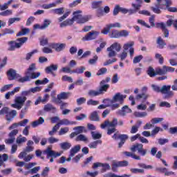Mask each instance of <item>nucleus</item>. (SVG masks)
Instances as JSON below:
<instances>
[{
  "label": "nucleus",
  "mask_w": 177,
  "mask_h": 177,
  "mask_svg": "<svg viewBox=\"0 0 177 177\" xmlns=\"http://www.w3.org/2000/svg\"><path fill=\"white\" fill-rule=\"evenodd\" d=\"M91 136L94 140H96L100 139V138H102V134L97 131H91Z\"/></svg>",
  "instance_id": "obj_49"
},
{
  "label": "nucleus",
  "mask_w": 177,
  "mask_h": 177,
  "mask_svg": "<svg viewBox=\"0 0 177 177\" xmlns=\"http://www.w3.org/2000/svg\"><path fill=\"white\" fill-rule=\"evenodd\" d=\"M102 167L101 172L103 174L104 172H107V171H110L111 169V166L109 163H102L100 162H94L93 164L92 168L93 169H96V168H99Z\"/></svg>",
  "instance_id": "obj_12"
},
{
  "label": "nucleus",
  "mask_w": 177,
  "mask_h": 177,
  "mask_svg": "<svg viewBox=\"0 0 177 177\" xmlns=\"http://www.w3.org/2000/svg\"><path fill=\"white\" fill-rule=\"evenodd\" d=\"M90 120L91 121H99L100 117L97 111H93V113H91L90 115Z\"/></svg>",
  "instance_id": "obj_41"
},
{
  "label": "nucleus",
  "mask_w": 177,
  "mask_h": 177,
  "mask_svg": "<svg viewBox=\"0 0 177 177\" xmlns=\"http://www.w3.org/2000/svg\"><path fill=\"white\" fill-rule=\"evenodd\" d=\"M81 13H82V11L81 10H77L73 12V17L72 18L73 23L74 21H76L78 24H84V23H86V21H89V20H91V16H82Z\"/></svg>",
  "instance_id": "obj_3"
},
{
  "label": "nucleus",
  "mask_w": 177,
  "mask_h": 177,
  "mask_svg": "<svg viewBox=\"0 0 177 177\" xmlns=\"http://www.w3.org/2000/svg\"><path fill=\"white\" fill-rule=\"evenodd\" d=\"M97 145H102V140H97L91 142L88 145V147L90 149H97Z\"/></svg>",
  "instance_id": "obj_38"
},
{
  "label": "nucleus",
  "mask_w": 177,
  "mask_h": 177,
  "mask_svg": "<svg viewBox=\"0 0 177 177\" xmlns=\"http://www.w3.org/2000/svg\"><path fill=\"white\" fill-rule=\"evenodd\" d=\"M109 88H110V85L109 84L100 86V88L98 91L90 90L88 92V95L91 97H95V96H99V95H103L104 92H107V89H109Z\"/></svg>",
  "instance_id": "obj_6"
},
{
  "label": "nucleus",
  "mask_w": 177,
  "mask_h": 177,
  "mask_svg": "<svg viewBox=\"0 0 177 177\" xmlns=\"http://www.w3.org/2000/svg\"><path fill=\"white\" fill-rule=\"evenodd\" d=\"M35 70H37V66L35 64H31L25 72V76L19 81L21 82H27L28 81H30V80H35L36 78H38V77L41 75V73L34 72Z\"/></svg>",
  "instance_id": "obj_1"
},
{
  "label": "nucleus",
  "mask_w": 177,
  "mask_h": 177,
  "mask_svg": "<svg viewBox=\"0 0 177 177\" xmlns=\"http://www.w3.org/2000/svg\"><path fill=\"white\" fill-rule=\"evenodd\" d=\"M59 128L60 127L58 125L55 124L53 127L52 130L48 132V135L50 136H53L54 135H56V133H57V131H59Z\"/></svg>",
  "instance_id": "obj_44"
},
{
  "label": "nucleus",
  "mask_w": 177,
  "mask_h": 177,
  "mask_svg": "<svg viewBox=\"0 0 177 177\" xmlns=\"http://www.w3.org/2000/svg\"><path fill=\"white\" fill-rule=\"evenodd\" d=\"M50 23H52L50 19H45L44 20L43 24L41 25V30H46V28L50 26Z\"/></svg>",
  "instance_id": "obj_39"
},
{
  "label": "nucleus",
  "mask_w": 177,
  "mask_h": 177,
  "mask_svg": "<svg viewBox=\"0 0 177 177\" xmlns=\"http://www.w3.org/2000/svg\"><path fill=\"white\" fill-rule=\"evenodd\" d=\"M74 132H72L69 137L71 139H73V138H75V136H78V135H81V133H86L88 131L84 126H77L73 128Z\"/></svg>",
  "instance_id": "obj_13"
},
{
  "label": "nucleus",
  "mask_w": 177,
  "mask_h": 177,
  "mask_svg": "<svg viewBox=\"0 0 177 177\" xmlns=\"http://www.w3.org/2000/svg\"><path fill=\"white\" fill-rule=\"evenodd\" d=\"M20 20H21V18H20V17L10 18L8 19V26H12V24H13V23H16V21H20Z\"/></svg>",
  "instance_id": "obj_53"
},
{
  "label": "nucleus",
  "mask_w": 177,
  "mask_h": 177,
  "mask_svg": "<svg viewBox=\"0 0 177 177\" xmlns=\"http://www.w3.org/2000/svg\"><path fill=\"white\" fill-rule=\"evenodd\" d=\"M48 142L50 145H53V143H57V142H59V138H56L53 136H51V137L48 138Z\"/></svg>",
  "instance_id": "obj_64"
},
{
  "label": "nucleus",
  "mask_w": 177,
  "mask_h": 177,
  "mask_svg": "<svg viewBox=\"0 0 177 177\" xmlns=\"http://www.w3.org/2000/svg\"><path fill=\"white\" fill-rule=\"evenodd\" d=\"M108 34H109V37H110V38H120V30H112Z\"/></svg>",
  "instance_id": "obj_31"
},
{
  "label": "nucleus",
  "mask_w": 177,
  "mask_h": 177,
  "mask_svg": "<svg viewBox=\"0 0 177 177\" xmlns=\"http://www.w3.org/2000/svg\"><path fill=\"white\" fill-rule=\"evenodd\" d=\"M28 39V37H21L18 38L17 41H18L19 43L17 44V49H19V48H21L23 46V44L27 42V40Z\"/></svg>",
  "instance_id": "obj_34"
},
{
  "label": "nucleus",
  "mask_w": 177,
  "mask_h": 177,
  "mask_svg": "<svg viewBox=\"0 0 177 177\" xmlns=\"http://www.w3.org/2000/svg\"><path fill=\"white\" fill-rule=\"evenodd\" d=\"M12 13L13 11L12 10H6V11L0 12V16H10Z\"/></svg>",
  "instance_id": "obj_63"
},
{
  "label": "nucleus",
  "mask_w": 177,
  "mask_h": 177,
  "mask_svg": "<svg viewBox=\"0 0 177 177\" xmlns=\"http://www.w3.org/2000/svg\"><path fill=\"white\" fill-rule=\"evenodd\" d=\"M8 158H9V156L8 154L4 153L3 156H1L0 154V167H2V165H5L3 163L5 161H8Z\"/></svg>",
  "instance_id": "obj_43"
},
{
  "label": "nucleus",
  "mask_w": 177,
  "mask_h": 177,
  "mask_svg": "<svg viewBox=\"0 0 177 177\" xmlns=\"http://www.w3.org/2000/svg\"><path fill=\"white\" fill-rule=\"evenodd\" d=\"M133 45H135V42L133 41H129L123 45V50L119 55V57L120 58L121 62L125 60V59L128 57V52H127L128 49H129L130 57L131 59H133V55H135V48L132 47L133 46Z\"/></svg>",
  "instance_id": "obj_2"
},
{
  "label": "nucleus",
  "mask_w": 177,
  "mask_h": 177,
  "mask_svg": "<svg viewBox=\"0 0 177 177\" xmlns=\"http://www.w3.org/2000/svg\"><path fill=\"white\" fill-rule=\"evenodd\" d=\"M135 117L142 118L147 115V112H134Z\"/></svg>",
  "instance_id": "obj_57"
},
{
  "label": "nucleus",
  "mask_w": 177,
  "mask_h": 177,
  "mask_svg": "<svg viewBox=\"0 0 177 177\" xmlns=\"http://www.w3.org/2000/svg\"><path fill=\"white\" fill-rule=\"evenodd\" d=\"M7 76L9 81H13L15 80H17L18 82L24 83V82L20 81L21 79H23V77H21V75L17 73L16 72V70L13 68H10L7 71Z\"/></svg>",
  "instance_id": "obj_7"
},
{
  "label": "nucleus",
  "mask_w": 177,
  "mask_h": 177,
  "mask_svg": "<svg viewBox=\"0 0 177 177\" xmlns=\"http://www.w3.org/2000/svg\"><path fill=\"white\" fill-rule=\"evenodd\" d=\"M108 52V57H115L117 52L121 50V44L120 43H113L110 47L106 48Z\"/></svg>",
  "instance_id": "obj_5"
},
{
  "label": "nucleus",
  "mask_w": 177,
  "mask_h": 177,
  "mask_svg": "<svg viewBox=\"0 0 177 177\" xmlns=\"http://www.w3.org/2000/svg\"><path fill=\"white\" fill-rule=\"evenodd\" d=\"M26 142H27V138L23 137L21 135H19L16 139V143L18 146L23 145V143H26Z\"/></svg>",
  "instance_id": "obj_29"
},
{
  "label": "nucleus",
  "mask_w": 177,
  "mask_h": 177,
  "mask_svg": "<svg viewBox=\"0 0 177 177\" xmlns=\"http://www.w3.org/2000/svg\"><path fill=\"white\" fill-rule=\"evenodd\" d=\"M6 120L8 122H10L17 115V111L16 110H11L8 106H5L0 110V115H5Z\"/></svg>",
  "instance_id": "obj_4"
},
{
  "label": "nucleus",
  "mask_w": 177,
  "mask_h": 177,
  "mask_svg": "<svg viewBox=\"0 0 177 177\" xmlns=\"http://www.w3.org/2000/svg\"><path fill=\"white\" fill-rule=\"evenodd\" d=\"M71 95L70 92L66 93L63 92L61 93L60 94L57 95V97L58 100H65V99H68V97Z\"/></svg>",
  "instance_id": "obj_32"
},
{
  "label": "nucleus",
  "mask_w": 177,
  "mask_h": 177,
  "mask_svg": "<svg viewBox=\"0 0 177 177\" xmlns=\"http://www.w3.org/2000/svg\"><path fill=\"white\" fill-rule=\"evenodd\" d=\"M60 148L62 150H68V149H71V143L68 142H64L59 144Z\"/></svg>",
  "instance_id": "obj_35"
},
{
  "label": "nucleus",
  "mask_w": 177,
  "mask_h": 177,
  "mask_svg": "<svg viewBox=\"0 0 177 177\" xmlns=\"http://www.w3.org/2000/svg\"><path fill=\"white\" fill-rule=\"evenodd\" d=\"M73 18L71 19H66V21H63L60 24L61 28H63V27H67V26H73Z\"/></svg>",
  "instance_id": "obj_40"
},
{
  "label": "nucleus",
  "mask_w": 177,
  "mask_h": 177,
  "mask_svg": "<svg viewBox=\"0 0 177 177\" xmlns=\"http://www.w3.org/2000/svg\"><path fill=\"white\" fill-rule=\"evenodd\" d=\"M136 3H132L131 6L134 9L140 10L142 8V3H143V0H136Z\"/></svg>",
  "instance_id": "obj_42"
},
{
  "label": "nucleus",
  "mask_w": 177,
  "mask_h": 177,
  "mask_svg": "<svg viewBox=\"0 0 177 177\" xmlns=\"http://www.w3.org/2000/svg\"><path fill=\"white\" fill-rule=\"evenodd\" d=\"M32 145H34V142H32V140H28L27 142V147L25 148L24 151L26 153H30L31 151H33L34 147H32Z\"/></svg>",
  "instance_id": "obj_27"
},
{
  "label": "nucleus",
  "mask_w": 177,
  "mask_h": 177,
  "mask_svg": "<svg viewBox=\"0 0 177 177\" xmlns=\"http://www.w3.org/2000/svg\"><path fill=\"white\" fill-rule=\"evenodd\" d=\"M17 42L15 41H10L8 42V45L9 46L8 50L10 51H13L15 50V49H17Z\"/></svg>",
  "instance_id": "obj_28"
},
{
  "label": "nucleus",
  "mask_w": 177,
  "mask_h": 177,
  "mask_svg": "<svg viewBox=\"0 0 177 177\" xmlns=\"http://www.w3.org/2000/svg\"><path fill=\"white\" fill-rule=\"evenodd\" d=\"M50 48L55 49L56 52H62L66 49V44L64 43H50Z\"/></svg>",
  "instance_id": "obj_16"
},
{
  "label": "nucleus",
  "mask_w": 177,
  "mask_h": 177,
  "mask_svg": "<svg viewBox=\"0 0 177 177\" xmlns=\"http://www.w3.org/2000/svg\"><path fill=\"white\" fill-rule=\"evenodd\" d=\"M20 91V87H15L12 91H9L5 95V98L7 100H9L10 99L11 96L15 95V93H17V92H19Z\"/></svg>",
  "instance_id": "obj_25"
},
{
  "label": "nucleus",
  "mask_w": 177,
  "mask_h": 177,
  "mask_svg": "<svg viewBox=\"0 0 177 177\" xmlns=\"http://www.w3.org/2000/svg\"><path fill=\"white\" fill-rule=\"evenodd\" d=\"M59 66L57 64H50L49 66H47L45 69L47 74H53V71H57Z\"/></svg>",
  "instance_id": "obj_20"
},
{
  "label": "nucleus",
  "mask_w": 177,
  "mask_h": 177,
  "mask_svg": "<svg viewBox=\"0 0 177 177\" xmlns=\"http://www.w3.org/2000/svg\"><path fill=\"white\" fill-rule=\"evenodd\" d=\"M44 153L46 154V158H50V162H53V158H56L57 157H60L62 156L61 152H56L52 150V148L48 147L45 151Z\"/></svg>",
  "instance_id": "obj_9"
},
{
  "label": "nucleus",
  "mask_w": 177,
  "mask_h": 177,
  "mask_svg": "<svg viewBox=\"0 0 177 177\" xmlns=\"http://www.w3.org/2000/svg\"><path fill=\"white\" fill-rule=\"evenodd\" d=\"M45 122V119L42 117H39L38 120L33 121L31 123L32 128H37V127H39V125H42Z\"/></svg>",
  "instance_id": "obj_22"
},
{
  "label": "nucleus",
  "mask_w": 177,
  "mask_h": 177,
  "mask_svg": "<svg viewBox=\"0 0 177 177\" xmlns=\"http://www.w3.org/2000/svg\"><path fill=\"white\" fill-rule=\"evenodd\" d=\"M156 44H158V48L160 49H163L164 46H165L167 45V43H165V41H164V39H162V38L161 37H158Z\"/></svg>",
  "instance_id": "obj_30"
},
{
  "label": "nucleus",
  "mask_w": 177,
  "mask_h": 177,
  "mask_svg": "<svg viewBox=\"0 0 177 177\" xmlns=\"http://www.w3.org/2000/svg\"><path fill=\"white\" fill-rule=\"evenodd\" d=\"M162 5L166 6L165 9H167V8L172 5V0H162Z\"/></svg>",
  "instance_id": "obj_58"
},
{
  "label": "nucleus",
  "mask_w": 177,
  "mask_h": 177,
  "mask_svg": "<svg viewBox=\"0 0 177 177\" xmlns=\"http://www.w3.org/2000/svg\"><path fill=\"white\" fill-rule=\"evenodd\" d=\"M155 57L158 60L160 64H164V57H162V55H161V54L156 53Z\"/></svg>",
  "instance_id": "obj_61"
},
{
  "label": "nucleus",
  "mask_w": 177,
  "mask_h": 177,
  "mask_svg": "<svg viewBox=\"0 0 177 177\" xmlns=\"http://www.w3.org/2000/svg\"><path fill=\"white\" fill-rule=\"evenodd\" d=\"M12 86H13V84H6L0 89V91L2 93L6 92V91H9Z\"/></svg>",
  "instance_id": "obj_60"
},
{
  "label": "nucleus",
  "mask_w": 177,
  "mask_h": 177,
  "mask_svg": "<svg viewBox=\"0 0 177 177\" xmlns=\"http://www.w3.org/2000/svg\"><path fill=\"white\" fill-rule=\"evenodd\" d=\"M102 3H103L102 1H93L91 2V8L93 9H100V8L102 6Z\"/></svg>",
  "instance_id": "obj_37"
},
{
  "label": "nucleus",
  "mask_w": 177,
  "mask_h": 177,
  "mask_svg": "<svg viewBox=\"0 0 177 177\" xmlns=\"http://www.w3.org/2000/svg\"><path fill=\"white\" fill-rule=\"evenodd\" d=\"M142 59H143V55H142L134 57L133 59V64H138V63H140Z\"/></svg>",
  "instance_id": "obj_52"
},
{
  "label": "nucleus",
  "mask_w": 177,
  "mask_h": 177,
  "mask_svg": "<svg viewBox=\"0 0 177 177\" xmlns=\"http://www.w3.org/2000/svg\"><path fill=\"white\" fill-rule=\"evenodd\" d=\"M44 111H51V110H56V108L50 104H47L44 105Z\"/></svg>",
  "instance_id": "obj_54"
},
{
  "label": "nucleus",
  "mask_w": 177,
  "mask_h": 177,
  "mask_svg": "<svg viewBox=\"0 0 177 177\" xmlns=\"http://www.w3.org/2000/svg\"><path fill=\"white\" fill-rule=\"evenodd\" d=\"M150 95H149V94H146V93H142V94H138L136 96V99L139 100V99H144V100H146L147 98L149 97Z\"/></svg>",
  "instance_id": "obj_59"
},
{
  "label": "nucleus",
  "mask_w": 177,
  "mask_h": 177,
  "mask_svg": "<svg viewBox=\"0 0 177 177\" xmlns=\"http://www.w3.org/2000/svg\"><path fill=\"white\" fill-rule=\"evenodd\" d=\"M69 131H70V129L68 127H62L59 131L58 135L59 136H62L63 135H66V133H68Z\"/></svg>",
  "instance_id": "obj_47"
},
{
  "label": "nucleus",
  "mask_w": 177,
  "mask_h": 177,
  "mask_svg": "<svg viewBox=\"0 0 177 177\" xmlns=\"http://www.w3.org/2000/svg\"><path fill=\"white\" fill-rule=\"evenodd\" d=\"M156 28H160L164 34L165 38L169 37V30L167 28V24L164 22L157 23Z\"/></svg>",
  "instance_id": "obj_17"
},
{
  "label": "nucleus",
  "mask_w": 177,
  "mask_h": 177,
  "mask_svg": "<svg viewBox=\"0 0 177 177\" xmlns=\"http://www.w3.org/2000/svg\"><path fill=\"white\" fill-rule=\"evenodd\" d=\"M160 93L164 95V99H171L174 97V91H171V85H163L160 88Z\"/></svg>",
  "instance_id": "obj_8"
},
{
  "label": "nucleus",
  "mask_w": 177,
  "mask_h": 177,
  "mask_svg": "<svg viewBox=\"0 0 177 177\" xmlns=\"http://www.w3.org/2000/svg\"><path fill=\"white\" fill-rule=\"evenodd\" d=\"M121 28V24L116 22L114 24H109L106 25V27H104L102 30H101V34H104V35H107L109 32H110V30L111 28Z\"/></svg>",
  "instance_id": "obj_14"
},
{
  "label": "nucleus",
  "mask_w": 177,
  "mask_h": 177,
  "mask_svg": "<svg viewBox=\"0 0 177 177\" xmlns=\"http://www.w3.org/2000/svg\"><path fill=\"white\" fill-rule=\"evenodd\" d=\"M15 34V30L10 28H6L2 30V35H13Z\"/></svg>",
  "instance_id": "obj_36"
},
{
  "label": "nucleus",
  "mask_w": 177,
  "mask_h": 177,
  "mask_svg": "<svg viewBox=\"0 0 177 177\" xmlns=\"http://www.w3.org/2000/svg\"><path fill=\"white\" fill-rule=\"evenodd\" d=\"M30 32V29L29 28H22L21 31L19 32L17 34V37H21L22 35H26V34H28Z\"/></svg>",
  "instance_id": "obj_50"
},
{
  "label": "nucleus",
  "mask_w": 177,
  "mask_h": 177,
  "mask_svg": "<svg viewBox=\"0 0 177 177\" xmlns=\"http://www.w3.org/2000/svg\"><path fill=\"white\" fill-rule=\"evenodd\" d=\"M26 100H27V97L18 96L15 98V103H17V104L23 107V105L26 102Z\"/></svg>",
  "instance_id": "obj_26"
},
{
  "label": "nucleus",
  "mask_w": 177,
  "mask_h": 177,
  "mask_svg": "<svg viewBox=\"0 0 177 177\" xmlns=\"http://www.w3.org/2000/svg\"><path fill=\"white\" fill-rule=\"evenodd\" d=\"M73 124H75V122H71L68 119H62L59 120L56 124L60 128V125H73Z\"/></svg>",
  "instance_id": "obj_23"
},
{
  "label": "nucleus",
  "mask_w": 177,
  "mask_h": 177,
  "mask_svg": "<svg viewBox=\"0 0 177 177\" xmlns=\"http://www.w3.org/2000/svg\"><path fill=\"white\" fill-rule=\"evenodd\" d=\"M129 113H132V109H129L127 105H125L122 108V109L118 111L116 114H118V115H121L122 117H125V115Z\"/></svg>",
  "instance_id": "obj_19"
},
{
  "label": "nucleus",
  "mask_w": 177,
  "mask_h": 177,
  "mask_svg": "<svg viewBox=\"0 0 177 177\" xmlns=\"http://www.w3.org/2000/svg\"><path fill=\"white\" fill-rule=\"evenodd\" d=\"M75 142H84V143H88L89 139L84 134H79L75 139Z\"/></svg>",
  "instance_id": "obj_21"
},
{
  "label": "nucleus",
  "mask_w": 177,
  "mask_h": 177,
  "mask_svg": "<svg viewBox=\"0 0 177 177\" xmlns=\"http://www.w3.org/2000/svg\"><path fill=\"white\" fill-rule=\"evenodd\" d=\"M127 98V95H122L120 93H117L112 99V102L113 103H115L117 102H118V103H120V104H122L124 103V99Z\"/></svg>",
  "instance_id": "obj_18"
},
{
  "label": "nucleus",
  "mask_w": 177,
  "mask_h": 177,
  "mask_svg": "<svg viewBox=\"0 0 177 177\" xmlns=\"http://www.w3.org/2000/svg\"><path fill=\"white\" fill-rule=\"evenodd\" d=\"M162 121H164V118H153L151 119V122L152 124H158V122H161Z\"/></svg>",
  "instance_id": "obj_62"
},
{
  "label": "nucleus",
  "mask_w": 177,
  "mask_h": 177,
  "mask_svg": "<svg viewBox=\"0 0 177 177\" xmlns=\"http://www.w3.org/2000/svg\"><path fill=\"white\" fill-rule=\"evenodd\" d=\"M167 74L165 68H164V66L162 68H156V75H165Z\"/></svg>",
  "instance_id": "obj_48"
},
{
  "label": "nucleus",
  "mask_w": 177,
  "mask_h": 177,
  "mask_svg": "<svg viewBox=\"0 0 177 177\" xmlns=\"http://www.w3.org/2000/svg\"><path fill=\"white\" fill-rule=\"evenodd\" d=\"M147 74L148 75H149V77H156V75H157V72L156 71H154V68H153V67L149 66L147 71Z\"/></svg>",
  "instance_id": "obj_46"
},
{
  "label": "nucleus",
  "mask_w": 177,
  "mask_h": 177,
  "mask_svg": "<svg viewBox=\"0 0 177 177\" xmlns=\"http://www.w3.org/2000/svg\"><path fill=\"white\" fill-rule=\"evenodd\" d=\"M17 133H19V130L14 129L9 133L8 136L9 138H12V139H16V135H17Z\"/></svg>",
  "instance_id": "obj_56"
},
{
  "label": "nucleus",
  "mask_w": 177,
  "mask_h": 177,
  "mask_svg": "<svg viewBox=\"0 0 177 177\" xmlns=\"http://www.w3.org/2000/svg\"><path fill=\"white\" fill-rule=\"evenodd\" d=\"M56 5H57V3H51L49 4H43L42 8L43 9H51V8H56Z\"/></svg>",
  "instance_id": "obj_55"
},
{
  "label": "nucleus",
  "mask_w": 177,
  "mask_h": 177,
  "mask_svg": "<svg viewBox=\"0 0 177 177\" xmlns=\"http://www.w3.org/2000/svg\"><path fill=\"white\" fill-rule=\"evenodd\" d=\"M118 124V119L114 118L112 122H110L109 120H106L101 124L102 129L104 128H115Z\"/></svg>",
  "instance_id": "obj_15"
},
{
  "label": "nucleus",
  "mask_w": 177,
  "mask_h": 177,
  "mask_svg": "<svg viewBox=\"0 0 177 177\" xmlns=\"http://www.w3.org/2000/svg\"><path fill=\"white\" fill-rule=\"evenodd\" d=\"M128 35H129V31L127 30H119V38L121 37H124V38H127Z\"/></svg>",
  "instance_id": "obj_51"
},
{
  "label": "nucleus",
  "mask_w": 177,
  "mask_h": 177,
  "mask_svg": "<svg viewBox=\"0 0 177 177\" xmlns=\"http://www.w3.org/2000/svg\"><path fill=\"white\" fill-rule=\"evenodd\" d=\"M86 70L85 66H80L79 68H76L75 69L73 70L71 73L73 74H84V71Z\"/></svg>",
  "instance_id": "obj_33"
},
{
  "label": "nucleus",
  "mask_w": 177,
  "mask_h": 177,
  "mask_svg": "<svg viewBox=\"0 0 177 177\" xmlns=\"http://www.w3.org/2000/svg\"><path fill=\"white\" fill-rule=\"evenodd\" d=\"M52 13L54 15H63L64 13V8H55L51 10Z\"/></svg>",
  "instance_id": "obj_45"
},
{
  "label": "nucleus",
  "mask_w": 177,
  "mask_h": 177,
  "mask_svg": "<svg viewBox=\"0 0 177 177\" xmlns=\"http://www.w3.org/2000/svg\"><path fill=\"white\" fill-rule=\"evenodd\" d=\"M130 150L133 152L136 151L137 150L138 154H140V156H145L147 154V149H143V144L136 143L131 146Z\"/></svg>",
  "instance_id": "obj_10"
},
{
  "label": "nucleus",
  "mask_w": 177,
  "mask_h": 177,
  "mask_svg": "<svg viewBox=\"0 0 177 177\" xmlns=\"http://www.w3.org/2000/svg\"><path fill=\"white\" fill-rule=\"evenodd\" d=\"M80 150H81V145H77L71 149L69 155H71V157H74Z\"/></svg>",
  "instance_id": "obj_24"
},
{
  "label": "nucleus",
  "mask_w": 177,
  "mask_h": 177,
  "mask_svg": "<svg viewBox=\"0 0 177 177\" xmlns=\"http://www.w3.org/2000/svg\"><path fill=\"white\" fill-rule=\"evenodd\" d=\"M100 32L97 30H91L88 32L84 37L82 38V41H93L99 37Z\"/></svg>",
  "instance_id": "obj_11"
}]
</instances>
